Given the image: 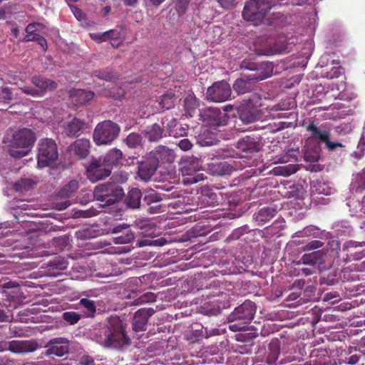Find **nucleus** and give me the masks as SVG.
Returning a JSON list of instances; mask_svg holds the SVG:
<instances>
[{
	"instance_id": "obj_1",
	"label": "nucleus",
	"mask_w": 365,
	"mask_h": 365,
	"mask_svg": "<svg viewBox=\"0 0 365 365\" xmlns=\"http://www.w3.org/2000/svg\"><path fill=\"white\" fill-rule=\"evenodd\" d=\"M95 336L97 342L106 348L120 349L130 344L120 320L101 328Z\"/></svg>"
},
{
	"instance_id": "obj_2",
	"label": "nucleus",
	"mask_w": 365,
	"mask_h": 365,
	"mask_svg": "<svg viewBox=\"0 0 365 365\" xmlns=\"http://www.w3.org/2000/svg\"><path fill=\"white\" fill-rule=\"evenodd\" d=\"M36 140L35 132L27 128L15 130L10 140L9 153L14 158H21L29 153Z\"/></svg>"
},
{
	"instance_id": "obj_3",
	"label": "nucleus",
	"mask_w": 365,
	"mask_h": 365,
	"mask_svg": "<svg viewBox=\"0 0 365 365\" xmlns=\"http://www.w3.org/2000/svg\"><path fill=\"white\" fill-rule=\"evenodd\" d=\"M256 309L255 304L250 300H246L237 307L228 317L230 322H236L230 326L231 329H243L253 319Z\"/></svg>"
},
{
	"instance_id": "obj_4",
	"label": "nucleus",
	"mask_w": 365,
	"mask_h": 365,
	"mask_svg": "<svg viewBox=\"0 0 365 365\" xmlns=\"http://www.w3.org/2000/svg\"><path fill=\"white\" fill-rule=\"evenodd\" d=\"M124 196L123 189L113 183H104L96 186L93 190V197L103 205L109 206L119 202Z\"/></svg>"
},
{
	"instance_id": "obj_5",
	"label": "nucleus",
	"mask_w": 365,
	"mask_h": 365,
	"mask_svg": "<svg viewBox=\"0 0 365 365\" xmlns=\"http://www.w3.org/2000/svg\"><path fill=\"white\" fill-rule=\"evenodd\" d=\"M272 6L271 0H250L244 6L242 17L247 21L257 23L264 18Z\"/></svg>"
},
{
	"instance_id": "obj_6",
	"label": "nucleus",
	"mask_w": 365,
	"mask_h": 365,
	"mask_svg": "<svg viewBox=\"0 0 365 365\" xmlns=\"http://www.w3.org/2000/svg\"><path fill=\"white\" fill-rule=\"evenodd\" d=\"M120 126L111 121L99 123L93 132V140L98 145H107L115 140L120 133Z\"/></svg>"
},
{
	"instance_id": "obj_7",
	"label": "nucleus",
	"mask_w": 365,
	"mask_h": 365,
	"mask_svg": "<svg viewBox=\"0 0 365 365\" xmlns=\"http://www.w3.org/2000/svg\"><path fill=\"white\" fill-rule=\"evenodd\" d=\"M182 162L183 165L181 172L184 182L193 184L204 180V175L197 173L202 168V162L199 158L186 155L182 158Z\"/></svg>"
},
{
	"instance_id": "obj_8",
	"label": "nucleus",
	"mask_w": 365,
	"mask_h": 365,
	"mask_svg": "<svg viewBox=\"0 0 365 365\" xmlns=\"http://www.w3.org/2000/svg\"><path fill=\"white\" fill-rule=\"evenodd\" d=\"M58 157L57 145L53 139L45 138L39 142L37 155L39 167L44 168L52 165L56 163Z\"/></svg>"
},
{
	"instance_id": "obj_9",
	"label": "nucleus",
	"mask_w": 365,
	"mask_h": 365,
	"mask_svg": "<svg viewBox=\"0 0 365 365\" xmlns=\"http://www.w3.org/2000/svg\"><path fill=\"white\" fill-rule=\"evenodd\" d=\"M241 68L250 71L252 73L249 74V78L253 81H259L272 76L274 66L271 62H254L244 60L241 63Z\"/></svg>"
},
{
	"instance_id": "obj_10",
	"label": "nucleus",
	"mask_w": 365,
	"mask_h": 365,
	"mask_svg": "<svg viewBox=\"0 0 365 365\" xmlns=\"http://www.w3.org/2000/svg\"><path fill=\"white\" fill-rule=\"evenodd\" d=\"M232 90L225 81L215 82L206 91V99L215 103L225 102L230 98Z\"/></svg>"
},
{
	"instance_id": "obj_11",
	"label": "nucleus",
	"mask_w": 365,
	"mask_h": 365,
	"mask_svg": "<svg viewBox=\"0 0 365 365\" xmlns=\"http://www.w3.org/2000/svg\"><path fill=\"white\" fill-rule=\"evenodd\" d=\"M261 145L259 140L250 136H246L236 143L235 154L225 155V156L234 158L236 155L240 158H247L250 154L259 151Z\"/></svg>"
},
{
	"instance_id": "obj_12",
	"label": "nucleus",
	"mask_w": 365,
	"mask_h": 365,
	"mask_svg": "<svg viewBox=\"0 0 365 365\" xmlns=\"http://www.w3.org/2000/svg\"><path fill=\"white\" fill-rule=\"evenodd\" d=\"M111 173L110 170L101 158H93L86 167V174L88 179L92 182L104 180Z\"/></svg>"
},
{
	"instance_id": "obj_13",
	"label": "nucleus",
	"mask_w": 365,
	"mask_h": 365,
	"mask_svg": "<svg viewBox=\"0 0 365 365\" xmlns=\"http://www.w3.org/2000/svg\"><path fill=\"white\" fill-rule=\"evenodd\" d=\"M200 116L202 121L210 126L225 125L227 121V115L217 107H207L201 109Z\"/></svg>"
},
{
	"instance_id": "obj_14",
	"label": "nucleus",
	"mask_w": 365,
	"mask_h": 365,
	"mask_svg": "<svg viewBox=\"0 0 365 365\" xmlns=\"http://www.w3.org/2000/svg\"><path fill=\"white\" fill-rule=\"evenodd\" d=\"M303 126L310 133V136L306 140L307 143L320 145L321 143L327 140L328 137H331V132L329 129H324L322 125L318 126L314 121L304 123Z\"/></svg>"
},
{
	"instance_id": "obj_15",
	"label": "nucleus",
	"mask_w": 365,
	"mask_h": 365,
	"mask_svg": "<svg viewBox=\"0 0 365 365\" xmlns=\"http://www.w3.org/2000/svg\"><path fill=\"white\" fill-rule=\"evenodd\" d=\"M46 348V355L61 357L69 351V341L64 337L54 338L47 343Z\"/></svg>"
},
{
	"instance_id": "obj_16",
	"label": "nucleus",
	"mask_w": 365,
	"mask_h": 365,
	"mask_svg": "<svg viewBox=\"0 0 365 365\" xmlns=\"http://www.w3.org/2000/svg\"><path fill=\"white\" fill-rule=\"evenodd\" d=\"M154 313L153 308H142L136 311L132 320L133 331L139 332L146 330L148 319Z\"/></svg>"
},
{
	"instance_id": "obj_17",
	"label": "nucleus",
	"mask_w": 365,
	"mask_h": 365,
	"mask_svg": "<svg viewBox=\"0 0 365 365\" xmlns=\"http://www.w3.org/2000/svg\"><path fill=\"white\" fill-rule=\"evenodd\" d=\"M240 119L245 124L254 123L261 118V113L251 103H243L238 108Z\"/></svg>"
},
{
	"instance_id": "obj_18",
	"label": "nucleus",
	"mask_w": 365,
	"mask_h": 365,
	"mask_svg": "<svg viewBox=\"0 0 365 365\" xmlns=\"http://www.w3.org/2000/svg\"><path fill=\"white\" fill-rule=\"evenodd\" d=\"M342 252H346V260H359L365 257V242H347L343 245Z\"/></svg>"
},
{
	"instance_id": "obj_19",
	"label": "nucleus",
	"mask_w": 365,
	"mask_h": 365,
	"mask_svg": "<svg viewBox=\"0 0 365 365\" xmlns=\"http://www.w3.org/2000/svg\"><path fill=\"white\" fill-rule=\"evenodd\" d=\"M207 169L212 175H225L232 173L233 166L225 160L212 158L207 163Z\"/></svg>"
},
{
	"instance_id": "obj_20",
	"label": "nucleus",
	"mask_w": 365,
	"mask_h": 365,
	"mask_svg": "<svg viewBox=\"0 0 365 365\" xmlns=\"http://www.w3.org/2000/svg\"><path fill=\"white\" fill-rule=\"evenodd\" d=\"M158 168V160L150 157L139 163L138 175L141 180L147 181L155 174Z\"/></svg>"
},
{
	"instance_id": "obj_21",
	"label": "nucleus",
	"mask_w": 365,
	"mask_h": 365,
	"mask_svg": "<svg viewBox=\"0 0 365 365\" xmlns=\"http://www.w3.org/2000/svg\"><path fill=\"white\" fill-rule=\"evenodd\" d=\"M31 83L36 87L41 96H43L48 91H55L58 87L57 82L41 76H33Z\"/></svg>"
},
{
	"instance_id": "obj_22",
	"label": "nucleus",
	"mask_w": 365,
	"mask_h": 365,
	"mask_svg": "<svg viewBox=\"0 0 365 365\" xmlns=\"http://www.w3.org/2000/svg\"><path fill=\"white\" fill-rule=\"evenodd\" d=\"M152 158L158 160L159 163H173L175 159V154L173 150L164 146H158L152 153Z\"/></svg>"
},
{
	"instance_id": "obj_23",
	"label": "nucleus",
	"mask_w": 365,
	"mask_h": 365,
	"mask_svg": "<svg viewBox=\"0 0 365 365\" xmlns=\"http://www.w3.org/2000/svg\"><path fill=\"white\" fill-rule=\"evenodd\" d=\"M38 346V343L34 340L13 341L9 343V350L14 353L33 352Z\"/></svg>"
},
{
	"instance_id": "obj_24",
	"label": "nucleus",
	"mask_w": 365,
	"mask_h": 365,
	"mask_svg": "<svg viewBox=\"0 0 365 365\" xmlns=\"http://www.w3.org/2000/svg\"><path fill=\"white\" fill-rule=\"evenodd\" d=\"M72 102L76 106H83L94 97V93L84 89H72L69 91Z\"/></svg>"
},
{
	"instance_id": "obj_25",
	"label": "nucleus",
	"mask_w": 365,
	"mask_h": 365,
	"mask_svg": "<svg viewBox=\"0 0 365 365\" xmlns=\"http://www.w3.org/2000/svg\"><path fill=\"white\" fill-rule=\"evenodd\" d=\"M198 200L203 206H215L218 203V197L212 188L205 186L200 189Z\"/></svg>"
},
{
	"instance_id": "obj_26",
	"label": "nucleus",
	"mask_w": 365,
	"mask_h": 365,
	"mask_svg": "<svg viewBox=\"0 0 365 365\" xmlns=\"http://www.w3.org/2000/svg\"><path fill=\"white\" fill-rule=\"evenodd\" d=\"M85 128L86 123L84 120L73 118L65 125L64 133L66 135L74 138L78 136Z\"/></svg>"
},
{
	"instance_id": "obj_27",
	"label": "nucleus",
	"mask_w": 365,
	"mask_h": 365,
	"mask_svg": "<svg viewBox=\"0 0 365 365\" xmlns=\"http://www.w3.org/2000/svg\"><path fill=\"white\" fill-rule=\"evenodd\" d=\"M255 83L249 78V75H245L243 78H237L235 81L233 89L238 95H242L251 92Z\"/></svg>"
},
{
	"instance_id": "obj_28",
	"label": "nucleus",
	"mask_w": 365,
	"mask_h": 365,
	"mask_svg": "<svg viewBox=\"0 0 365 365\" xmlns=\"http://www.w3.org/2000/svg\"><path fill=\"white\" fill-rule=\"evenodd\" d=\"M122 159L123 153L121 150L113 148L106 153L102 160L111 171L113 166H118L121 163Z\"/></svg>"
},
{
	"instance_id": "obj_29",
	"label": "nucleus",
	"mask_w": 365,
	"mask_h": 365,
	"mask_svg": "<svg viewBox=\"0 0 365 365\" xmlns=\"http://www.w3.org/2000/svg\"><path fill=\"white\" fill-rule=\"evenodd\" d=\"M90 141L88 139L81 138L76 140L71 148L76 155L80 158H85L89 154Z\"/></svg>"
},
{
	"instance_id": "obj_30",
	"label": "nucleus",
	"mask_w": 365,
	"mask_h": 365,
	"mask_svg": "<svg viewBox=\"0 0 365 365\" xmlns=\"http://www.w3.org/2000/svg\"><path fill=\"white\" fill-rule=\"evenodd\" d=\"M144 137L150 142H157L163 136V128L158 123H153L142 132Z\"/></svg>"
},
{
	"instance_id": "obj_31",
	"label": "nucleus",
	"mask_w": 365,
	"mask_h": 365,
	"mask_svg": "<svg viewBox=\"0 0 365 365\" xmlns=\"http://www.w3.org/2000/svg\"><path fill=\"white\" fill-rule=\"evenodd\" d=\"M277 214V209L272 207H267L260 209L254 215V219L259 225H264L272 219Z\"/></svg>"
},
{
	"instance_id": "obj_32",
	"label": "nucleus",
	"mask_w": 365,
	"mask_h": 365,
	"mask_svg": "<svg viewBox=\"0 0 365 365\" xmlns=\"http://www.w3.org/2000/svg\"><path fill=\"white\" fill-rule=\"evenodd\" d=\"M68 264V261L63 257L58 256L55 257L52 260H50L47 267L51 274L57 275L60 274L61 272L67 269Z\"/></svg>"
},
{
	"instance_id": "obj_33",
	"label": "nucleus",
	"mask_w": 365,
	"mask_h": 365,
	"mask_svg": "<svg viewBox=\"0 0 365 365\" xmlns=\"http://www.w3.org/2000/svg\"><path fill=\"white\" fill-rule=\"evenodd\" d=\"M312 143H306L304 146V158L307 162H317L320 157L321 148L319 145H313Z\"/></svg>"
},
{
	"instance_id": "obj_34",
	"label": "nucleus",
	"mask_w": 365,
	"mask_h": 365,
	"mask_svg": "<svg viewBox=\"0 0 365 365\" xmlns=\"http://www.w3.org/2000/svg\"><path fill=\"white\" fill-rule=\"evenodd\" d=\"M279 351L280 341L277 339H272L268 346V354L266 360L268 365H276Z\"/></svg>"
},
{
	"instance_id": "obj_35",
	"label": "nucleus",
	"mask_w": 365,
	"mask_h": 365,
	"mask_svg": "<svg viewBox=\"0 0 365 365\" xmlns=\"http://www.w3.org/2000/svg\"><path fill=\"white\" fill-rule=\"evenodd\" d=\"M83 314L88 318H93L96 314V302L88 297L81 298L78 302Z\"/></svg>"
},
{
	"instance_id": "obj_36",
	"label": "nucleus",
	"mask_w": 365,
	"mask_h": 365,
	"mask_svg": "<svg viewBox=\"0 0 365 365\" xmlns=\"http://www.w3.org/2000/svg\"><path fill=\"white\" fill-rule=\"evenodd\" d=\"M93 75L99 79L109 82H115L119 78V74L111 68H105L93 71Z\"/></svg>"
},
{
	"instance_id": "obj_37",
	"label": "nucleus",
	"mask_w": 365,
	"mask_h": 365,
	"mask_svg": "<svg viewBox=\"0 0 365 365\" xmlns=\"http://www.w3.org/2000/svg\"><path fill=\"white\" fill-rule=\"evenodd\" d=\"M142 192L140 189L132 188L128 193L125 202L128 207L130 208H138L140 205Z\"/></svg>"
},
{
	"instance_id": "obj_38",
	"label": "nucleus",
	"mask_w": 365,
	"mask_h": 365,
	"mask_svg": "<svg viewBox=\"0 0 365 365\" xmlns=\"http://www.w3.org/2000/svg\"><path fill=\"white\" fill-rule=\"evenodd\" d=\"M325 252L319 250L310 253H307L302 255L301 260L304 264L314 265L317 263H320L324 259Z\"/></svg>"
},
{
	"instance_id": "obj_39",
	"label": "nucleus",
	"mask_w": 365,
	"mask_h": 365,
	"mask_svg": "<svg viewBox=\"0 0 365 365\" xmlns=\"http://www.w3.org/2000/svg\"><path fill=\"white\" fill-rule=\"evenodd\" d=\"M199 105V101L194 94H189L184 99L185 110L190 117L192 116Z\"/></svg>"
},
{
	"instance_id": "obj_40",
	"label": "nucleus",
	"mask_w": 365,
	"mask_h": 365,
	"mask_svg": "<svg viewBox=\"0 0 365 365\" xmlns=\"http://www.w3.org/2000/svg\"><path fill=\"white\" fill-rule=\"evenodd\" d=\"M78 189V182L76 180L69 181L58 192V196L62 198L71 197Z\"/></svg>"
},
{
	"instance_id": "obj_41",
	"label": "nucleus",
	"mask_w": 365,
	"mask_h": 365,
	"mask_svg": "<svg viewBox=\"0 0 365 365\" xmlns=\"http://www.w3.org/2000/svg\"><path fill=\"white\" fill-rule=\"evenodd\" d=\"M162 195L158 193L155 190L150 189L147 190L144 192V197L143 198V202L147 205H151L153 204H157L162 201Z\"/></svg>"
},
{
	"instance_id": "obj_42",
	"label": "nucleus",
	"mask_w": 365,
	"mask_h": 365,
	"mask_svg": "<svg viewBox=\"0 0 365 365\" xmlns=\"http://www.w3.org/2000/svg\"><path fill=\"white\" fill-rule=\"evenodd\" d=\"M322 234V232L319 228L314 225H309L304 227L302 230L298 231L296 235L299 237H319Z\"/></svg>"
},
{
	"instance_id": "obj_43",
	"label": "nucleus",
	"mask_w": 365,
	"mask_h": 365,
	"mask_svg": "<svg viewBox=\"0 0 365 365\" xmlns=\"http://www.w3.org/2000/svg\"><path fill=\"white\" fill-rule=\"evenodd\" d=\"M34 181L30 178H21L14 185V189L16 192H26L33 188Z\"/></svg>"
},
{
	"instance_id": "obj_44",
	"label": "nucleus",
	"mask_w": 365,
	"mask_h": 365,
	"mask_svg": "<svg viewBox=\"0 0 365 365\" xmlns=\"http://www.w3.org/2000/svg\"><path fill=\"white\" fill-rule=\"evenodd\" d=\"M175 99V95L168 92L160 97L159 104L161 108L168 110L174 107Z\"/></svg>"
},
{
	"instance_id": "obj_45",
	"label": "nucleus",
	"mask_w": 365,
	"mask_h": 365,
	"mask_svg": "<svg viewBox=\"0 0 365 365\" xmlns=\"http://www.w3.org/2000/svg\"><path fill=\"white\" fill-rule=\"evenodd\" d=\"M91 38L98 42L106 41L110 38L118 39L119 34L111 29L103 34H93L91 35Z\"/></svg>"
},
{
	"instance_id": "obj_46",
	"label": "nucleus",
	"mask_w": 365,
	"mask_h": 365,
	"mask_svg": "<svg viewBox=\"0 0 365 365\" xmlns=\"http://www.w3.org/2000/svg\"><path fill=\"white\" fill-rule=\"evenodd\" d=\"M161 127L171 135L173 129L177 125V120L173 115H166L161 118Z\"/></svg>"
},
{
	"instance_id": "obj_47",
	"label": "nucleus",
	"mask_w": 365,
	"mask_h": 365,
	"mask_svg": "<svg viewBox=\"0 0 365 365\" xmlns=\"http://www.w3.org/2000/svg\"><path fill=\"white\" fill-rule=\"evenodd\" d=\"M274 173L277 175L289 176L297 171L296 165L289 164L282 166H278L274 168Z\"/></svg>"
},
{
	"instance_id": "obj_48",
	"label": "nucleus",
	"mask_w": 365,
	"mask_h": 365,
	"mask_svg": "<svg viewBox=\"0 0 365 365\" xmlns=\"http://www.w3.org/2000/svg\"><path fill=\"white\" fill-rule=\"evenodd\" d=\"M201 312L206 315L215 316L220 313V307L213 302H205L201 307Z\"/></svg>"
},
{
	"instance_id": "obj_49",
	"label": "nucleus",
	"mask_w": 365,
	"mask_h": 365,
	"mask_svg": "<svg viewBox=\"0 0 365 365\" xmlns=\"http://www.w3.org/2000/svg\"><path fill=\"white\" fill-rule=\"evenodd\" d=\"M142 143V137L139 133H131L125 138V143L129 148H135L140 145Z\"/></svg>"
},
{
	"instance_id": "obj_50",
	"label": "nucleus",
	"mask_w": 365,
	"mask_h": 365,
	"mask_svg": "<svg viewBox=\"0 0 365 365\" xmlns=\"http://www.w3.org/2000/svg\"><path fill=\"white\" fill-rule=\"evenodd\" d=\"M134 239V235L133 232L128 229L125 232L120 236L114 238V242L115 244H128L130 243Z\"/></svg>"
},
{
	"instance_id": "obj_51",
	"label": "nucleus",
	"mask_w": 365,
	"mask_h": 365,
	"mask_svg": "<svg viewBox=\"0 0 365 365\" xmlns=\"http://www.w3.org/2000/svg\"><path fill=\"white\" fill-rule=\"evenodd\" d=\"M62 319L69 324L73 325L81 319V314L75 312H65L62 314Z\"/></svg>"
},
{
	"instance_id": "obj_52",
	"label": "nucleus",
	"mask_w": 365,
	"mask_h": 365,
	"mask_svg": "<svg viewBox=\"0 0 365 365\" xmlns=\"http://www.w3.org/2000/svg\"><path fill=\"white\" fill-rule=\"evenodd\" d=\"M23 41H36L42 47L43 51H46L48 48L46 38L40 34H36L32 37H29V36H25Z\"/></svg>"
},
{
	"instance_id": "obj_53",
	"label": "nucleus",
	"mask_w": 365,
	"mask_h": 365,
	"mask_svg": "<svg viewBox=\"0 0 365 365\" xmlns=\"http://www.w3.org/2000/svg\"><path fill=\"white\" fill-rule=\"evenodd\" d=\"M156 300V296L153 292H145L141 294L136 300V304H142L145 303L154 302Z\"/></svg>"
},
{
	"instance_id": "obj_54",
	"label": "nucleus",
	"mask_w": 365,
	"mask_h": 365,
	"mask_svg": "<svg viewBox=\"0 0 365 365\" xmlns=\"http://www.w3.org/2000/svg\"><path fill=\"white\" fill-rule=\"evenodd\" d=\"M355 183L357 185L356 189L357 192L365 190V168L355 177Z\"/></svg>"
},
{
	"instance_id": "obj_55",
	"label": "nucleus",
	"mask_w": 365,
	"mask_h": 365,
	"mask_svg": "<svg viewBox=\"0 0 365 365\" xmlns=\"http://www.w3.org/2000/svg\"><path fill=\"white\" fill-rule=\"evenodd\" d=\"M190 2V0H178L175 4V10L178 16H182L185 14Z\"/></svg>"
},
{
	"instance_id": "obj_56",
	"label": "nucleus",
	"mask_w": 365,
	"mask_h": 365,
	"mask_svg": "<svg viewBox=\"0 0 365 365\" xmlns=\"http://www.w3.org/2000/svg\"><path fill=\"white\" fill-rule=\"evenodd\" d=\"M323 245H324V242H322L320 240H312V241L307 243L302 247V250H303V251L314 250H317V249L321 248L322 247H323Z\"/></svg>"
},
{
	"instance_id": "obj_57",
	"label": "nucleus",
	"mask_w": 365,
	"mask_h": 365,
	"mask_svg": "<svg viewBox=\"0 0 365 365\" xmlns=\"http://www.w3.org/2000/svg\"><path fill=\"white\" fill-rule=\"evenodd\" d=\"M1 98L5 103H9L13 100L11 89L4 87L1 90Z\"/></svg>"
},
{
	"instance_id": "obj_58",
	"label": "nucleus",
	"mask_w": 365,
	"mask_h": 365,
	"mask_svg": "<svg viewBox=\"0 0 365 365\" xmlns=\"http://www.w3.org/2000/svg\"><path fill=\"white\" fill-rule=\"evenodd\" d=\"M323 143L325 144V147L328 149L329 151H334L337 148L344 147L341 143L331 142L330 140V137H328L327 140L324 141Z\"/></svg>"
},
{
	"instance_id": "obj_59",
	"label": "nucleus",
	"mask_w": 365,
	"mask_h": 365,
	"mask_svg": "<svg viewBox=\"0 0 365 365\" xmlns=\"http://www.w3.org/2000/svg\"><path fill=\"white\" fill-rule=\"evenodd\" d=\"M358 151L354 152V157L357 159H361L364 155L365 142L360 140L357 145Z\"/></svg>"
},
{
	"instance_id": "obj_60",
	"label": "nucleus",
	"mask_w": 365,
	"mask_h": 365,
	"mask_svg": "<svg viewBox=\"0 0 365 365\" xmlns=\"http://www.w3.org/2000/svg\"><path fill=\"white\" fill-rule=\"evenodd\" d=\"M20 90L25 94L31 95L34 97H40V94L36 89V88H33L31 86H24L20 88Z\"/></svg>"
},
{
	"instance_id": "obj_61",
	"label": "nucleus",
	"mask_w": 365,
	"mask_h": 365,
	"mask_svg": "<svg viewBox=\"0 0 365 365\" xmlns=\"http://www.w3.org/2000/svg\"><path fill=\"white\" fill-rule=\"evenodd\" d=\"M343 73V68L340 66L333 67L330 72L327 73V77L329 78H334L339 77Z\"/></svg>"
},
{
	"instance_id": "obj_62",
	"label": "nucleus",
	"mask_w": 365,
	"mask_h": 365,
	"mask_svg": "<svg viewBox=\"0 0 365 365\" xmlns=\"http://www.w3.org/2000/svg\"><path fill=\"white\" fill-rule=\"evenodd\" d=\"M178 145L183 151L189 150L192 147V144L187 138H184V139L180 140L179 141Z\"/></svg>"
},
{
	"instance_id": "obj_63",
	"label": "nucleus",
	"mask_w": 365,
	"mask_h": 365,
	"mask_svg": "<svg viewBox=\"0 0 365 365\" xmlns=\"http://www.w3.org/2000/svg\"><path fill=\"white\" fill-rule=\"evenodd\" d=\"M69 6H70L73 15L78 21L83 19L84 14L81 9H79L76 6L71 5V4H69Z\"/></svg>"
},
{
	"instance_id": "obj_64",
	"label": "nucleus",
	"mask_w": 365,
	"mask_h": 365,
	"mask_svg": "<svg viewBox=\"0 0 365 365\" xmlns=\"http://www.w3.org/2000/svg\"><path fill=\"white\" fill-rule=\"evenodd\" d=\"M81 365H95L94 359L91 356L83 355L79 359Z\"/></svg>"
}]
</instances>
